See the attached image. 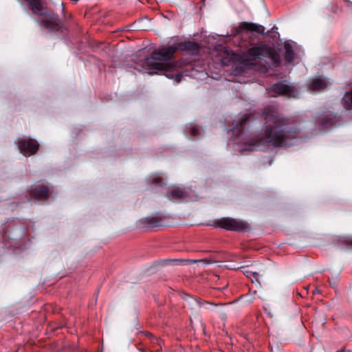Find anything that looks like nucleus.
<instances>
[{
	"instance_id": "f257e3e1",
	"label": "nucleus",
	"mask_w": 352,
	"mask_h": 352,
	"mask_svg": "<svg viewBox=\"0 0 352 352\" xmlns=\"http://www.w3.org/2000/svg\"><path fill=\"white\" fill-rule=\"evenodd\" d=\"M263 118L264 125L261 132L243 142L241 152L291 146L300 138L297 128L275 107H265Z\"/></svg>"
},
{
	"instance_id": "f03ea898",
	"label": "nucleus",
	"mask_w": 352,
	"mask_h": 352,
	"mask_svg": "<svg viewBox=\"0 0 352 352\" xmlns=\"http://www.w3.org/2000/svg\"><path fill=\"white\" fill-rule=\"evenodd\" d=\"M177 47L170 45L155 50L150 57L140 58L135 63V69L145 70L150 74L162 73L176 82L182 80V75L177 71L176 63H168L177 52Z\"/></svg>"
},
{
	"instance_id": "7ed1b4c3",
	"label": "nucleus",
	"mask_w": 352,
	"mask_h": 352,
	"mask_svg": "<svg viewBox=\"0 0 352 352\" xmlns=\"http://www.w3.org/2000/svg\"><path fill=\"white\" fill-rule=\"evenodd\" d=\"M31 10L41 17V23L47 29L55 30L58 27V17L53 13H46L43 10L41 0H25Z\"/></svg>"
},
{
	"instance_id": "20e7f679",
	"label": "nucleus",
	"mask_w": 352,
	"mask_h": 352,
	"mask_svg": "<svg viewBox=\"0 0 352 352\" xmlns=\"http://www.w3.org/2000/svg\"><path fill=\"white\" fill-rule=\"evenodd\" d=\"M248 54L255 60L256 58H269L272 65L277 67L280 64L279 53L274 48L265 45H256L250 48Z\"/></svg>"
},
{
	"instance_id": "39448f33",
	"label": "nucleus",
	"mask_w": 352,
	"mask_h": 352,
	"mask_svg": "<svg viewBox=\"0 0 352 352\" xmlns=\"http://www.w3.org/2000/svg\"><path fill=\"white\" fill-rule=\"evenodd\" d=\"M269 91L272 97L284 96L288 98H296L300 93L295 85L287 80H281L272 85Z\"/></svg>"
},
{
	"instance_id": "423d86ee",
	"label": "nucleus",
	"mask_w": 352,
	"mask_h": 352,
	"mask_svg": "<svg viewBox=\"0 0 352 352\" xmlns=\"http://www.w3.org/2000/svg\"><path fill=\"white\" fill-rule=\"evenodd\" d=\"M213 226L234 232H245L250 230L249 224L243 220L223 217L214 221Z\"/></svg>"
},
{
	"instance_id": "0eeeda50",
	"label": "nucleus",
	"mask_w": 352,
	"mask_h": 352,
	"mask_svg": "<svg viewBox=\"0 0 352 352\" xmlns=\"http://www.w3.org/2000/svg\"><path fill=\"white\" fill-rule=\"evenodd\" d=\"M252 114L245 113L240 117L237 120L235 121L234 126L232 127V134L235 136L236 140L242 139L245 140L243 138L244 130L247 126H249L251 121ZM241 141L235 140L236 144H239Z\"/></svg>"
},
{
	"instance_id": "6e6552de",
	"label": "nucleus",
	"mask_w": 352,
	"mask_h": 352,
	"mask_svg": "<svg viewBox=\"0 0 352 352\" xmlns=\"http://www.w3.org/2000/svg\"><path fill=\"white\" fill-rule=\"evenodd\" d=\"M189 190L185 188L173 186L166 194V197L173 202H181L188 199Z\"/></svg>"
},
{
	"instance_id": "1a4fd4ad",
	"label": "nucleus",
	"mask_w": 352,
	"mask_h": 352,
	"mask_svg": "<svg viewBox=\"0 0 352 352\" xmlns=\"http://www.w3.org/2000/svg\"><path fill=\"white\" fill-rule=\"evenodd\" d=\"M38 142L33 139L22 140L19 141L18 147L24 155H30L36 153L38 149Z\"/></svg>"
},
{
	"instance_id": "9d476101",
	"label": "nucleus",
	"mask_w": 352,
	"mask_h": 352,
	"mask_svg": "<svg viewBox=\"0 0 352 352\" xmlns=\"http://www.w3.org/2000/svg\"><path fill=\"white\" fill-rule=\"evenodd\" d=\"M329 85H330L329 82L324 77L322 76L312 78L307 83L309 89L316 91H323Z\"/></svg>"
},
{
	"instance_id": "9b49d317",
	"label": "nucleus",
	"mask_w": 352,
	"mask_h": 352,
	"mask_svg": "<svg viewBox=\"0 0 352 352\" xmlns=\"http://www.w3.org/2000/svg\"><path fill=\"white\" fill-rule=\"evenodd\" d=\"M243 31L255 32L259 34H263L265 32V28L261 25H258L253 23L243 22L239 25L236 30V33L240 34Z\"/></svg>"
},
{
	"instance_id": "f8f14e48",
	"label": "nucleus",
	"mask_w": 352,
	"mask_h": 352,
	"mask_svg": "<svg viewBox=\"0 0 352 352\" xmlns=\"http://www.w3.org/2000/svg\"><path fill=\"white\" fill-rule=\"evenodd\" d=\"M32 196L36 199H43L48 197L49 190L44 185H38L32 190Z\"/></svg>"
},
{
	"instance_id": "ddd939ff",
	"label": "nucleus",
	"mask_w": 352,
	"mask_h": 352,
	"mask_svg": "<svg viewBox=\"0 0 352 352\" xmlns=\"http://www.w3.org/2000/svg\"><path fill=\"white\" fill-rule=\"evenodd\" d=\"M285 49V59L287 63H292L294 59V50L293 46L290 43H285L284 45Z\"/></svg>"
},
{
	"instance_id": "4468645a",
	"label": "nucleus",
	"mask_w": 352,
	"mask_h": 352,
	"mask_svg": "<svg viewBox=\"0 0 352 352\" xmlns=\"http://www.w3.org/2000/svg\"><path fill=\"white\" fill-rule=\"evenodd\" d=\"M336 117L332 114L329 113L326 115L323 118L320 120V125L323 128H329L332 126L335 123Z\"/></svg>"
},
{
	"instance_id": "2eb2a0df",
	"label": "nucleus",
	"mask_w": 352,
	"mask_h": 352,
	"mask_svg": "<svg viewBox=\"0 0 352 352\" xmlns=\"http://www.w3.org/2000/svg\"><path fill=\"white\" fill-rule=\"evenodd\" d=\"M342 103L345 109H352V88L345 93L342 98Z\"/></svg>"
},
{
	"instance_id": "dca6fc26",
	"label": "nucleus",
	"mask_w": 352,
	"mask_h": 352,
	"mask_svg": "<svg viewBox=\"0 0 352 352\" xmlns=\"http://www.w3.org/2000/svg\"><path fill=\"white\" fill-rule=\"evenodd\" d=\"M186 303L190 307V309H194L201 307L200 301L198 298L192 296H188L186 300Z\"/></svg>"
},
{
	"instance_id": "f3484780",
	"label": "nucleus",
	"mask_w": 352,
	"mask_h": 352,
	"mask_svg": "<svg viewBox=\"0 0 352 352\" xmlns=\"http://www.w3.org/2000/svg\"><path fill=\"white\" fill-rule=\"evenodd\" d=\"M148 182L149 184H154L159 186H162L164 184L163 179L157 175H154L149 177L148 178Z\"/></svg>"
},
{
	"instance_id": "a211bd4d",
	"label": "nucleus",
	"mask_w": 352,
	"mask_h": 352,
	"mask_svg": "<svg viewBox=\"0 0 352 352\" xmlns=\"http://www.w3.org/2000/svg\"><path fill=\"white\" fill-rule=\"evenodd\" d=\"M186 131H188L191 135L196 136L199 134L200 129L194 124H190L186 126Z\"/></svg>"
},
{
	"instance_id": "6ab92c4d",
	"label": "nucleus",
	"mask_w": 352,
	"mask_h": 352,
	"mask_svg": "<svg viewBox=\"0 0 352 352\" xmlns=\"http://www.w3.org/2000/svg\"><path fill=\"white\" fill-rule=\"evenodd\" d=\"M181 48L185 50H197V46L195 43L192 42H186L181 45Z\"/></svg>"
},
{
	"instance_id": "aec40b11",
	"label": "nucleus",
	"mask_w": 352,
	"mask_h": 352,
	"mask_svg": "<svg viewBox=\"0 0 352 352\" xmlns=\"http://www.w3.org/2000/svg\"><path fill=\"white\" fill-rule=\"evenodd\" d=\"M160 219L157 218H151L148 219L147 223L150 227H156L160 225Z\"/></svg>"
},
{
	"instance_id": "412c9836",
	"label": "nucleus",
	"mask_w": 352,
	"mask_h": 352,
	"mask_svg": "<svg viewBox=\"0 0 352 352\" xmlns=\"http://www.w3.org/2000/svg\"><path fill=\"white\" fill-rule=\"evenodd\" d=\"M342 243L347 245L349 248L352 249V237L346 236L344 238Z\"/></svg>"
},
{
	"instance_id": "4be33fe9",
	"label": "nucleus",
	"mask_w": 352,
	"mask_h": 352,
	"mask_svg": "<svg viewBox=\"0 0 352 352\" xmlns=\"http://www.w3.org/2000/svg\"><path fill=\"white\" fill-rule=\"evenodd\" d=\"M243 274L246 275L247 277L250 278L252 276L254 277H256V276L258 274L256 272H252L250 271H244Z\"/></svg>"
},
{
	"instance_id": "5701e85b",
	"label": "nucleus",
	"mask_w": 352,
	"mask_h": 352,
	"mask_svg": "<svg viewBox=\"0 0 352 352\" xmlns=\"http://www.w3.org/2000/svg\"><path fill=\"white\" fill-rule=\"evenodd\" d=\"M146 336H148V338H149L153 342H158L159 340L157 338H155L152 333H149V332H147L146 333Z\"/></svg>"
}]
</instances>
